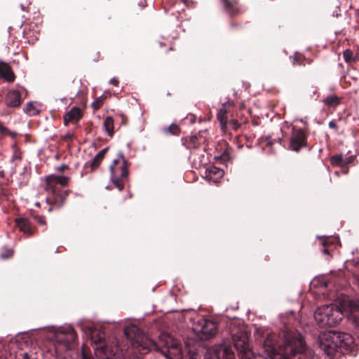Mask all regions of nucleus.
I'll use <instances>...</instances> for the list:
<instances>
[{"mask_svg":"<svg viewBox=\"0 0 359 359\" xmlns=\"http://www.w3.org/2000/svg\"><path fill=\"white\" fill-rule=\"evenodd\" d=\"M226 109L225 108V104L219 110L217 114V118L222 123H226Z\"/></svg>","mask_w":359,"mask_h":359,"instance_id":"obj_25","label":"nucleus"},{"mask_svg":"<svg viewBox=\"0 0 359 359\" xmlns=\"http://www.w3.org/2000/svg\"><path fill=\"white\" fill-rule=\"evenodd\" d=\"M163 133L167 135H178L180 134V128L177 124L172 123L170 126L163 128Z\"/></svg>","mask_w":359,"mask_h":359,"instance_id":"obj_23","label":"nucleus"},{"mask_svg":"<svg viewBox=\"0 0 359 359\" xmlns=\"http://www.w3.org/2000/svg\"><path fill=\"white\" fill-rule=\"evenodd\" d=\"M24 112L29 116H35L40 112L39 104L36 102H28L24 108Z\"/></svg>","mask_w":359,"mask_h":359,"instance_id":"obj_20","label":"nucleus"},{"mask_svg":"<svg viewBox=\"0 0 359 359\" xmlns=\"http://www.w3.org/2000/svg\"><path fill=\"white\" fill-rule=\"evenodd\" d=\"M108 148H104L101 151H100L97 155L102 160Z\"/></svg>","mask_w":359,"mask_h":359,"instance_id":"obj_33","label":"nucleus"},{"mask_svg":"<svg viewBox=\"0 0 359 359\" xmlns=\"http://www.w3.org/2000/svg\"><path fill=\"white\" fill-rule=\"evenodd\" d=\"M303 58V56L301 54L295 53V55L293 57V63L294 65H300L301 62H299Z\"/></svg>","mask_w":359,"mask_h":359,"instance_id":"obj_29","label":"nucleus"},{"mask_svg":"<svg viewBox=\"0 0 359 359\" xmlns=\"http://www.w3.org/2000/svg\"><path fill=\"white\" fill-rule=\"evenodd\" d=\"M319 240H320V244H321L322 248H323V249H322L323 253L325 254V255L328 256L329 255V251L326 248L327 243H326L325 240H324L323 238H319Z\"/></svg>","mask_w":359,"mask_h":359,"instance_id":"obj_27","label":"nucleus"},{"mask_svg":"<svg viewBox=\"0 0 359 359\" xmlns=\"http://www.w3.org/2000/svg\"><path fill=\"white\" fill-rule=\"evenodd\" d=\"M82 359H93V358H90L88 357L84 349L83 348L82 349Z\"/></svg>","mask_w":359,"mask_h":359,"instance_id":"obj_40","label":"nucleus"},{"mask_svg":"<svg viewBox=\"0 0 359 359\" xmlns=\"http://www.w3.org/2000/svg\"><path fill=\"white\" fill-rule=\"evenodd\" d=\"M359 313V299L347 296L339 299V305H324L316 310V323L320 326H334L339 323L344 313Z\"/></svg>","mask_w":359,"mask_h":359,"instance_id":"obj_3","label":"nucleus"},{"mask_svg":"<svg viewBox=\"0 0 359 359\" xmlns=\"http://www.w3.org/2000/svg\"><path fill=\"white\" fill-rule=\"evenodd\" d=\"M304 142L305 135L304 132L301 130L293 131L291 137L290 148L293 151H298L304 144Z\"/></svg>","mask_w":359,"mask_h":359,"instance_id":"obj_12","label":"nucleus"},{"mask_svg":"<svg viewBox=\"0 0 359 359\" xmlns=\"http://www.w3.org/2000/svg\"><path fill=\"white\" fill-rule=\"evenodd\" d=\"M353 344L352 336L346 332L325 331L321 332L318 337V351L323 359H332L339 350H348Z\"/></svg>","mask_w":359,"mask_h":359,"instance_id":"obj_4","label":"nucleus"},{"mask_svg":"<svg viewBox=\"0 0 359 359\" xmlns=\"http://www.w3.org/2000/svg\"><path fill=\"white\" fill-rule=\"evenodd\" d=\"M124 332L127 338L131 342L133 353L138 351L140 355L146 354L151 350L158 351L160 346H163L170 355L175 356L181 355L179 341L167 333H163L160 335L157 344L147 335L140 332V329L134 325L127 326Z\"/></svg>","mask_w":359,"mask_h":359,"instance_id":"obj_1","label":"nucleus"},{"mask_svg":"<svg viewBox=\"0 0 359 359\" xmlns=\"http://www.w3.org/2000/svg\"><path fill=\"white\" fill-rule=\"evenodd\" d=\"M329 127L330 128L334 129V128H337V124L333 121H332L329 123Z\"/></svg>","mask_w":359,"mask_h":359,"instance_id":"obj_39","label":"nucleus"},{"mask_svg":"<svg viewBox=\"0 0 359 359\" xmlns=\"http://www.w3.org/2000/svg\"><path fill=\"white\" fill-rule=\"evenodd\" d=\"M83 117V114L80 108L74 107L64 116L65 125L69 123H76Z\"/></svg>","mask_w":359,"mask_h":359,"instance_id":"obj_14","label":"nucleus"},{"mask_svg":"<svg viewBox=\"0 0 359 359\" xmlns=\"http://www.w3.org/2000/svg\"><path fill=\"white\" fill-rule=\"evenodd\" d=\"M72 137H73V135L69 133L65 135L63 137L64 140H71L72 139Z\"/></svg>","mask_w":359,"mask_h":359,"instance_id":"obj_36","label":"nucleus"},{"mask_svg":"<svg viewBox=\"0 0 359 359\" xmlns=\"http://www.w3.org/2000/svg\"><path fill=\"white\" fill-rule=\"evenodd\" d=\"M38 222L41 224H46V222H45V219L43 217H41L38 220Z\"/></svg>","mask_w":359,"mask_h":359,"instance_id":"obj_42","label":"nucleus"},{"mask_svg":"<svg viewBox=\"0 0 359 359\" xmlns=\"http://www.w3.org/2000/svg\"><path fill=\"white\" fill-rule=\"evenodd\" d=\"M93 106L95 109L99 108V107H100L99 102H98V101L93 102Z\"/></svg>","mask_w":359,"mask_h":359,"instance_id":"obj_41","label":"nucleus"},{"mask_svg":"<svg viewBox=\"0 0 359 359\" xmlns=\"http://www.w3.org/2000/svg\"><path fill=\"white\" fill-rule=\"evenodd\" d=\"M22 358H23V359H29V356L28 353H23Z\"/></svg>","mask_w":359,"mask_h":359,"instance_id":"obj_43","label":"nucleus"},{"mask_svg":"<svg viewBox=\"0 0 359 359\" xmlns=\"http://www.w3.org/2000/svg\"><path fill=\"white\" fill-rule=\"evenodd\" d=\"M56 192L55 193H52L53 198L47 197L46 202L48 204L53 203L55 205L60 208L64 204L68 194L67 191L58 194Z\"/></svg>","mask_w":359,"mask_h":359,"instance_id":"obj_16","label":"nucleus"},{"mask_svg":"<svg viewBox=\"0 0 359 359\" xmlns=\"http://www.w3.org/2000/svg\"><path fill=\"white\" fill-rule=\"evenodd\" d=\"M67 166L65 165V164H62L61 165H60L59 167H57V170L58 171H63L65 169H67Z\"/></svg>","mask_w":359,"mask_h":359,"instance_id":"obj_38","label":"nucleus"},{"mask_svg":"<svg viewBox=\"0 0 359 359\" xmlns=\"http://www.w3.org/2000/svg\"><path fill=\"white\" fill-rule=\"evenodd\" d=\"M16 224L18 226L19 229L27 234H32V229L30 226L29 222L25 218H18L16 219Z\"/></svg>","mask_w":359,"mask_h":359,"instance_id":"obj_18","label":"nucleus"},{"mask_svg":"<svg viewBox=\"0 0 359 359\" xmlns=\"http://www.w3.org/2000/svg\"><path fill=\"white\" fill-rule=\"evenodd\" d=\"M6 128H4L1 124H0V131L1 132H3Z\"/></svg>","mask_w":359,"mask_h":359,"instance_id":"obj_45","label":"nucleus"},{"mask_svg":"<svg viewBox=\"0 0 359 359\" xmlns=\"http://www.w3.org/2000/svg\"><path fill=\"white\" fill-rule=\"evenodd\" d=\"M108 148H104L101 151H100L97 155L102 160Z\"/></svg>","mask_w":359,"mask_h":359,"instance_id":"obj_34","label":"nucleus"},{"mask_svg":"<svg viewBox=\"0 0 359 359\" xmlns=\"http://www.w3.org/2000/svg\"><path fill=\"white\" fill-rule=\"evenodd\" d=\"M49 332L53 334L52 340L58 346H62L64 349L71 348L77 339L76 331L71 325H65L60 327H51Z\"/></svg>","mask_w":359,"mask_h":359,"instance_id":"obj_6","label":"nucleus"},{"mask_svg":"<svg viewBox=\"0 0 359 359\" xmlns=\"http://www.w3.org/2000/svg\"><path fill=\"white\" fill-rule=\"evenodd\" d=\"M69 178L63 175H51L46 177V189L51 193H55L57 191L56 186L60 184L65 187L69 183Z\"/></svg>","mask_w":359,"mask_h":359,"instance_id":"obj_11","label":"nucleus"},{"mask_svg":"<svg viewBox=\"0 0 359 359\" xmlns=\"http://www.w3.org/2000/svg\"><path fill=\"white\" fill-rule=\"evenodd\" d=\"M125 359H142L140 355L137 354H128Z\"/></svg>","mask_w":359,"mask_h":359,"instance_id":"obj_35","label":"nucleus"},{"mask_svg":"<svg viewBox=\"0 0 359 359\" xmlns=\"http://www.w3.org/2000/svg\"><path fill=\"white\" fill-rule=\"evenodd\" d=\"M6 104L8 107H17L21 104V95L16 90H10L6 95Z\"/></svg>","mask_w":359,"mask_h":359,"instance_id":"obj_15","label":"nucleus"},{"mask_svg":"<svg viewBox=\"0 0 359 359\" xmlns=\"http://www.w3.org/2000/svg\"><path fill=\"white\" fill-rule=\"evenodd\" d=\"M355 156L352 155V156H346L344 157V160H345V162H346V165L349 164V163H351L354 159H355Z\"/></svg>","mask_w":359,"mask_h":359,"instance_id":"obj_32","label":"nucleus"},{"mask_svg":"<svg viewBox=\"0 0 359 359\" xmlns=\"http://www.w3.org/2000/svg\"><path fill=\"white\" fill-rule=\"evenodd\" d=\"M0 75L8 81H13L15 75L10 66L4 62H0Z\"/></svg>","mask_w":359,"mask_h":359,"instance_id":"obj_17","label":"nucleus"},{"mask_svg":"<svg viewBox=\"0 0 359 359\" xmlns=\"http://www.w3.org/2000/svg\"><path fill=\"white\" fill-rule=\"evenodd\" d=\"M343 57L344 60L348 63H351L358 60V57L353 56V51L350 49H346L343 52Z\"/></svg>","mask_w":359,"mask_h":359,"instance_id":"obj_24","label":"nucleus"},{"mask_svg":"<svg viewBox=\"0 0 359 359\" xmlns=\"http://www.w3.org/2000/svg\"><path fill=\"white\" fill-rule=\"evenodd\" d=\"M13 250L9 249L7 250L6 254H1L0 257L2 259L9 258L13 255Z\"/></svg>","mask_w":359,"mask_h":359,"instance_id":"obj_31","label":"nucleus"},{"mask_svg":"<svg viewBox=\"0 0 359 359\" xmlns=\"http://www.w3.org/2000/svg\"><path fill=\"white\" fill-rule=\"evenodd\" d=\"M102 161V160L96 154L94 156V158L91 162V164H90L91 168L93 169L97 168L100 165V163H101Z\"/></svg>","mask_w":359,"mask_h":359,"instance_id":"obj_26","label":"nucleus"},{"mask_svg":"<svg viewBox=\"0 0 359 359\" xmlns=\"http://www.w3.org/2000/svg\"><path fill=\"white\" fill-rule=\"evenodd\" d=\"M232 340L235 348L241 359H265L261 355L256 356L249 348L246 333L240 332L233 334Z\"/></svg>","mask_w":359,"mask_h":359,"instance_id":"obj_8","label":"nucleus"},{"mask_svg":"<svg viewBox=\"0 0 359 359\" xmlns=\"http://www.w3.org/2000/svg\"><path fill=\"white\" fill-rule=\"evenodd\" d=\"M193 330L202 340L213 337L217 331L216 323L207 319H201L194 325Z\"/></svg>","mask_w":359,"mask_h":359,"instance_id":"obj_9","label":"nucleus"},{"mask_svg":"<svg viewBox=\"0 0 359 359\" xmlns=\"http://www.w3.org/2000/svg\"><path fill=\"white\" fill-rule=\"evenodd\" d=\"M109 170L111 181L119 191H121L123 185L121 183L120 178L126 177L128 174L126 162L121 152L118 154V158L114 159L109 166Z\"/></svg>","mask_w":359,"mask_h":359,"instance_id":"obj_7","label":"nucleus"},{"mask_svg":"<svg viewBox=\"0 0 359 359\" xmlns=\"http://www.w3.org/2000/svg\"><path fill=\"white\" fill-rule=\"evenodd\" d=\"M341 102V97L336 95H329L323 100V102L325 104V105L330 107H336L337 106L340 104Z\"/></svg>","mask_w":359,"mask_h":359,"instance_id":"obj_19","label":"nucleus"},{"mask_svg":"<svg viewBox=\"0 0 359 359\" xmlns=\"http://www.w3.org/2000/svg\"><path fill=\"white\" fill-rule=\"evenodd\" d=\"M224 175L223 170L215 166H210L206 169L205 172V179L210 182L216 183L217 180Z\"/></svg>","mask_w":359,"mask_h":359,"instance_id":"obj_13","label":"nucleus"},{"mask_svg":"<svg viewBox=\"0 0 359 359\" xmlns=\"http://www.w3.org/2000/svg\"><path fill=\"white\" fill-rule=\"evenodd\" d=\"M90 339L94 344V351L99 359H111L119 351L116 339L105 341V333L102 330H91Z\"/></svg>","mask_w":359,"mask_h":359,"instance_id":"obj_5","label":"nucleus"},{"mask_svg":"<svg viewBox=\"0 0 359 359\" xmlns=\"http://www.w3.org/2000/svg\"><path fill=\"white\" fill-rule=\"evenodd\" d=\"M222 4L224 5V6L225 7V8L227 10V11H231V9L233 8V4L231 2L229 1V0H222Z\"/></svg>","mask_w":359,"mask_h":359,"instance_id":"obj_30","label":"nucleus"},{"mask_svg":"<svg viewBox=\"0 0 359 359\" xmlns=\"http://www.w3.org/2000/svg\"><path fill=\"white\" fill-rule=\"evenodd\" d=\"M48 210V212H50L52 210V207H50Z\"/></svg>","mask_w":359,"mask_h":359,"instance_id":"obj_46","label":"nucleus"},{"mask_svg":"<svg viewBox=\"0 0 359 359\" xmlns=\"http://www.w3.org/2000/svg\"><path fill=\"white\" fill-rule=\"evenodd\" d=\"M263 346L271 358L280 355L279 359H289L304 351L305 342L299 332H288L284 337L283 345L278 346L277 336L271 333L267 335Z\"/></svg>","mask_w":359,"mask_h":359,"instance_id":"obj_2","label":"nucleus"},{"mask_svg":"<svg viewBox=\"0 0 359 359\" xmlns=\"http://www.w3.org/2000/svg\"><path fill=\"white\" fill-rule=\"evenodd\" d=\"M110 83L114 85V86H117L118 84V81L117 79L116 78H112L111 80H110Z\"/></svg>","mask_w":359,"mask_h":359,"instance_id":"obj_37","label":"nucleus"},{"mask_svg":"<svg viewBox=\"0 0 359 359\" xmlns=\"http://www.w3.org/2000/svg\"><path fill=\"white\" fill-rule=\"evenodd\" d=\"M104 131L109 136L111 137L114 134V119L111 116H107L103 122Z\"/></svg>","mask_w":359,"mask_h":359,"instance_id":"obj_21","label":"nucleus"},{"mask_svg":"<svg viewBox=\"0 0 359 359\" xmlns=\"http://www.w3.org/2000/svg\"><path fill=\"white\" fill-rule=\"evenodd\" d=\"M196 138V136H192L191 137V141L194 143Z\"/></svg>","mask_w":359,"mask_h":359,"instance_id":"obj_44","label":"nucleus"},{"mask_svg":"<svg viewBox=\"0 0 359 359\" xmlns=\"http://www.w3.org/2000/svg\"><path fill=\"white\" fill-rule=\"evenodd\" d=\"M330 162L332 165L344 167L346 166V162L344 160V157L342 154H337L332 156L330 158Z\"/></svg>","mask_w":359,"mask_h":359,"instance_id":"obj_22","label":"nucleus"},{"mask_svg":"<svg viewBox=\"0 0 359 359\" xmlns=\"http://www.w3.org/2000/svg\"><path fill=\"white\" fill-rule=\"evenodd\" d=\"M316 287H326L328 285V282L326 281V280H323V281H321L320 280V278H316Z\"/></svg>","mask_w":359,"mask_h":359,"instance_id":"obj_28","label":"nucleus"},{"mask_svg":"<svg viewBox=\"0 0 359 359\" xmlns=\"http://www.w3.org/2000/svg\"><path fill=\"white\" fill-rule=\"evenodd\" d=\"M204 359H235L231 348L225 345L215 346L212 351H208Z\"/></svg>","mask_w":359,"mask_h":359,"instance_id":"obj_10","label":"nucleus"}]
</instances>
